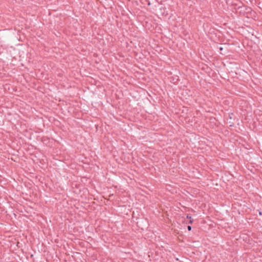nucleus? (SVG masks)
I'll list each match as a JSON object with an SVG mask.
<instances>
[{
	"mask_svg": "<svg viewBox=\"0 0 262 262\" xmlns=\"http://www.w3.org/2000/svg\"><path fill=\"white\" fill-rule=\"evenodd\" d=\"M227 3L233 7V9L235 11L242 8L243 6V3L238 0H228Z\"/></svg>",
	"mask_w": 262,
	"mask_h": 262,
	"instance_id": "obj_1",
	"label": "nucleus"
},
{
	"mask_svg": "<svg viewBox=\"0 0 262 262\" xmlns=\"http://www.w3.org/2000/svg\"><path fill=\"white\" fill-rule=\"evenodd\" d=\"M187 228L189 231H190L191 230V227L190 226H188Z\"/></svg>",
	"mask_w": 262,
	"mask_h": 262,
	"instance_id": "obj_2",
	"label": "nucleus"
},
{
	"mask_svg": "<svg viewBox=\"0 0 262 262\" xmlns=\"http://www.w3.org/2000/svg\"><path fill=\"white\" fill-rule=\"evenodd\" d=\"M189 223H192V220H190Z\"/></svg>",
	"mask_w": 262,
	"mask_h": 262,
	"instance_id": "obj_3",
	"label": "nucleus"
},
{
	"mask_svg": "<svg viewBox=\"0 0 262 262\" xmlns=\"http://www.w3.org/2000/svg\"><path fill=\"white\" fill-rule=\"evenodd\" d=\"M220 50H223V48L222 47L220 48Z\"/></svg>",
	"mask_w": 262,
	"mask_h": 262,
	"instance_id": "obj_4",
	"label": "nucleus"
},
{
	"mask_svg": "<svg viewBox=\"0 0 262 262\" xmlns=\"http://www.w3.org/2000/svg\"><path fill=\"white\" fill-rule=\"evenodd\" d=\"M187 217H189V216L187 215ZM189 218L190 219V218H191V217L190 216V217H189Z\"/></svg>",
	"mask_w": 262,
	"mask_h": 262,
	"instance_id": "obj_5",
	"label": "nucleus"
}]
</instances>
